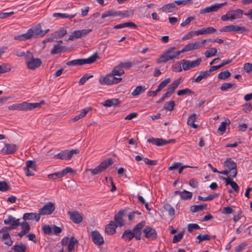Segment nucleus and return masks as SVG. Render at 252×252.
Instances as JSON below:
<instances>
[{
    "mask_svg": "<svg viewBox=\"0 0 252 252\" xmlns=\"http://www.w3.org/2000/svg\"><path fill=\"white\" fill-rule=\"evenodd\" d=\"M67 214L69 215L71 220H83L82 216L77 211H68Z\"/></svg>",
    "mask_w": 252,
    "mask_h": 252,
    "instance_id": "obj_28",
    "label": "nucleus"
},
{
    "mask_svg": "<svg viewBox=\"0 0 252 252\" xmlns=\"http://www.w3.org/2000/svg\"><path fill=\"white\" fill-rule=\"evenodd\" d=\"M218 196V193L214 194L209 195L207 197H202L200 195L198 196V199L201 201H208L214 199L215 198Z\"/></svg>",
    "mask_w": 252,
    "mask_h": 252,
    "instance_id": "obj_47",
    "label": "nucleus"
},
{
    "mask_svg": "<svg viewBox=\"0 0 252 252\" xmlns=\"http://www.w3.org/2000/svg\"><path fill=\"white\" fill-rule=\"evenodd\" d=\"M248 245V244L247 242H244L240 244L239 245L237 246L235 248V252H240L242 251L245 247Z\"/></svg>",
    "mask_w": 252,
    "mask_h": 252,
    "instance_id": "obj_64",
    "label": "nucleus"
},
{
    "mask_svg": "<svg viewBox=\"0 0 252 252\" xmlns=\"http://www.w3.org/2000/svg\"><path fill=\"white\" fill-rule=\"evenodd\" d=\"M11 65L8 63H2L0 65V74L8 72L11 70Z\"/></svg>",
    "mask_w": 252,
    "mask_h": 252,
    "instance_id": "obj_44",
    "label": "nucleus"
},
{
    "mask_svg": "<svg viewBox=\"0 0 252 252\" xmlns=\"http://www.w3.org/2000/svg\"><path fill=\"white\" fill-rule=\"evenodd\" d=\"M164 209L166 210L170 216H172L175 214L174 209L169 204H164Z\"/></svg>",
    "mask_w": 252,
    "mask_h": 252,
    "instance_id": "obj_56",
    "label": "nucleus"
},
{
    "mask_svg": "<svg viewBox=\"0 0 252 252\" xmlns=\"http://www.w3.org/2000/svg\"><path fill=\"white\" fill-rule=\"evenodd\" d=\"M99 83L101 85H111L113 84L112 75L108 74L105 76H101L99 79Z\"/></svg>",
    "mask_w": 252,
    "mask_h": 252,
    "instance_id": "obj_20",
    "label": "nucleus"
},
{
    "mask_svg": "<svg viewBox=\"0 0 252 252\" xmlns=\"http://www.w3.org/2000/svg\"><path fill=\"white\" fill-rule=\"evenodd\" d=\"M128 208L120 210L114 217V220H123V217L128 213Z\"/></svg>",
    "mask_w": 252,
    "mask_h": 252,
    "instance_id": "obj_31",
    "label": "nucleus"
},
{
    "mask_svg": "<svg viewBox=\"0 0 252 252\" xmlns=\"http://www.w3.org/2000/svg\"><path fill=\"white\" fill-rule=\"evenodd\" d=\"M231 13L230 18L231 21H233L236 19H239L242 18L243 11L240 9H237L235 10H229Z\"/></svg>",
    "mask_w": 252,
    "mask_h": 252,
    "instance_id": "obj_26",
    "label": "nucleus"
},
{
    "mask_svg": "<svg viewBox=\"0 0 252 252\" xmlns=\"http://www.w3.org/2000/svg\"><path fill=\"white\" fill-rule=\"evenodd\" d=\"M29 31H31V33L32 32L31 34L32 38H36L38 36L42 37L49 31L48 29L44 31H42L41 26L39 24L36 26L32 27V28L29 29Z\"/></svg>",
    "mask_w": 252,
    "mask_h": 252,
    "instance_id": "obj_9",
    "label": "nucleus"
},
{
    "mask_svg": "<svg viewBox=\"0 0 252 252\" xmlns=\"http://www.w3.org/2000/svg\"><path fill=\"white\" fill-rule=\"evenodd\" d=\"M25 60L27 67L29 69L33 70L38 67L42 62L39 58L34 59L32 54L30 51H27L25 54Z\"/></svg>",
    "mask_w": 252,
    "mask_h": 252,
    "instance_id": "obj_4",
    "label": "nucleus"
},
{
    "mask_svg": "<svg viewBox=\"0 0 252 252\" xmlns=\"http://www.w3.org/2000/svg\"><path fill=\"white\" fill-rule=\"evenodd\" d=\"M63 177L62 171L50 174L47 175V177L49 179L52 180H56L57 179H60Z\"/></svg>",
    "mask_w": 252,
    "mask_h": 252,
    "instance_id": "obj_50",
    "label": "nucleus"
},
{
    "mask_svg": "<svg viewBox=\"0 0 252 252\" xmlns=\"http://www.w3.org/2000/svg\"><path fill=\"white\" fill-rule=\"evenodd\" d=\"M99 58L97 53H94L87 59H79L66 62V65L68 66L81 65L84 64H91Z\"/></svg>",
    "mask_w": 252,
    "mask_h": 252,
    "instance_id": "obj_3",
    "label": "nucleus"
},
{
    "mask_svg": "<svg viewBox=\"0 0 252 252\" xmlns=\"http://www.w3.org/2000/svg\"><path fill=\"white\" fill-rule=\"evenodd\" d=\"M207 205L206 204H200L198 205H192L190 207V211L192 212H197L207 209Z\"/></svg>",
    "mask_w": 252,
    "mask_h": 252,
    "instance_id": "obj_38",
    "label": "nucleus"
},
{
    "mask_svg": "<svg viewBox=\"0 0 252 252\" xmlns=\"http://www.w3.org/2000/svg\"><path fill=\"white\" fill-rule=\"evenodd\" d=\"M127 214L128 219L129 220H131L134 219H140V216L141 213L138 211H134L128 212Z\"/></svg>",
    "mask_w": 252,
    "mask_h": 252,
    "instance_id": "obj_40",
    "label": "nucleus"
},
{
    "mask_svg": "<svg viewBox=\"0 0 252 252\" xmlns=\"http://www.w3.org/2000/svg\"><path fill=\"white\" fill-rule=\"evenodd\" d=\"M145 225V221H141L136 224L132 229V233L133 234L134 238L137 240L141 239V236L142 234L141 230Z\"/></svg>",
    "mask_w": 252,
    "mask_h": 252,
    "instance_id": "obj_16",
    "label": "nucleus"
},
{
    "mask_svg": "<svg viewBox=\"0 0 252 252\" xmlns=\"http://www.w3.org/2000/svg\"><path fill=\"white\" fill-rule=\"evenodd\" d=\"M126 27H130L132 28H136L137 26L132 22H128L124 23H122L116 25L114 27V29H122Z\"/></svg>",
    "mask_w": 252,
    "mask_h": 252,
    "instance_id": "obj_33",
    "label": "nucleus"
},
{
    "mask_svg": "<svg viewBox=\"0 0 252 252\" xmlns=\"http://www.w3.org/2000/svg\"><path fill=\"white\" fill-rule=\"evenodd\" d=\"M79 153L78 149H73L70 151L65 150L61 151L58 154L55 155L54 158L62 160H68L70 159L74 154H77Z\"/></svg>",
    "mask_w": 252,
    "mask_h": 252,
    "instance_id": "obj_6",
    "label": "nucleus"
},
{
    "mask_svg": "<svg viewBox=\"0 0 252 252\" xmlns=\"http://www.w3.org/2000/svg\"><path fill=\"white\" fill-rule=\"evenodd\" d=\"M44 103V101L37 103H29L24 101L21 103H16L9 106L8 108L11 110L30 111L36 108H39Z\"/></svg>",
    "mask_w": 252,
    "mask_h": 252,
    "instance_id": "obj_2",
    "label": "nucleus"
},
{
    "mask_svg": "<svg viewBox=\"0 0 252 252\" xmlns=\"http://www.w3.org/2000/svg\"><path fill=\"white\" fill-rule=\"evenodd\" d=\"M121 14L120 11L109 10L101 15V18L104 19L108 17H116Z\"/></svg>",
    "mask_w": 252,
    "mask_h": 252,
    "instance_id": "obj_35",
    "label": "nucleus"
},
{
    "mask_svg": "<svg viewBox=\"0 0 252 252\" xmlns=\"http://www.w3.org/2000/svg\"><path fill=\"white\" fill-rule=\"evenodd\" d=\"M226 2L221 3H215L210 6L206 7L200 10V13L203 14L206 13L217 11L218 9L220 8L222 6L226 4Z\"/></svg>",
    "mask_w": 252,
    "mask_h": 252,
    "instance_id": "obj_14",
    "label": "nucleus"
},
{
    "mask_svg": "<svg viewBox=\"0 0 252 252\" xmlns=\"http://www.w3.org/2000/svg\"><path fill=\"white\" fill-rule=\"evenodd\" d=\"M125 73L124 70L122 69V67L119 64L118 65L115 66L112 71L111 74L113 75L121 76Z\"/></svg>",
    "mask_w": 252,
    "mask_h": 252,
    "instance_id": "obj_39",
    "label": "nucleus"
},
{
    "mask_svg": "<svg viewBox=\"0 0 252 252\" xmlns=\"http://www.w3.org/2000/svg\"><path fill=\"white\" fill-rule=\"evenodd\" d=\"M93 242L97 246H101L104 243L103 236L97 231H93L91 233Z\"/></svg>",
    "mask_w": 252,
    "mask_h": 252,
    "instance_id": "obj_12",
    "label": "nucleus"
},
{
    "mask_svg": "<svg viewBox=\"0 0 252 252\" xmlns=\"http://www.w3.org/2000/svg\"><path fill=\"white\" fill-rule=\"evenodd\" d=\"M93 77L92 75H88L87 74H85L79 80L78 83L80 85H83L89 78Z\"/></svg>",
    "mask_w": 252,
    "mask_h": 252,
    "instance_id": "obj_58",
    "label": "nucleus"
},
{
    "mask_svg": "<svg viewBox=\"0 0 252 252\" xmlns=\"http://www.w3.org/2000/svg\"><path fill=\"white\" fill-rule=\"evenodd\" d=\"M92 32L91 29H83L74 31L69 35L68 40H73L74 39H78Z\"/></svg>",
    "mask_w": 252,
    "mask_h": 252,
    "instance_id": "obj_11",
    "label": "nucleus"
},
{
    "mask_svg": "<svg viewBox=\"0 0 252 252\" xmlns=\"http://www.w3.org/2000/svg\"><path fill=\"white\" fill-rule=\"evenodd\" d=\"M23 219L24 220H39L40 217L38 216V214L36 213H25L24 214L23 217Z\"/></svg>",
    "mask_w": 252,
    "mask_h": 252,
    "instance_id": "obj_23",
    "label": "nucleus"
},
{
    "mask_svg": "<svg viewBox=\"0 0 252 252\" xmlns=\"http://www.w3.org/2000/svg\"><path fill=\"white\" fill-rule=\"evenodd\" d=\"M224 165L227 167L229 171L230 177L235 178L237 176V165L231 158H227L224 162Z\"/></svg>",
    "mask_w": 252,
    "mask_h": 252,
    "instance_id": "obj_7",
    "label": "nucleus"
},
{
    "mask_svg": "<svg viewBox=\"0 0 252 252\" xmlns=\"http://www.w3.org/2000/svg\"><path fill=\"white\" fill-rule=\"evenodd\" d=\"M121 103V101L118 98H112L107 99L105 101L104 105L107 107L116 106Z\"/></svg>",
    "mask_w": 252,
    "mask_h": 252,
    "instance_id": "obj_30",
    "label": "nucleus"
},
{
    "mask_svg": "<svg viewBox=\"0 0 252 252\" xmlns=\"http://www.w3.org/2000/svg\"><path fill=\"white\" fill-rule=\"evenodd\" d=\"M217 53V49L215 48H211L210 49L205 51L204 55L206 58H210L216 55Z\"/></svg>",
    "mask_w": 252,
    "mask_h": 252,
    "instance_id": "obj_49",
    "label": "nucleus"
},
{
    "mask_svg": "<svg viewBox=\"0 0 252 252\" xmlns=\"http://www.w3.org/2000/svg\"><path fill=\"white\" fill-rule=\"evenodd\" d=\"M76 15V13H74L71 14H67L66 13H55L53 14V16L55 18H60L62 19L67 18L69 19H71L75 17Z\"/></svg>",
    "mask_w": 252,
    "mask_h": 252,
    "instance_id": "obj_29",
    "label": "nucleus"
},
{
    "mask_svg": "<svg viewBox=\"0 0 252 252\" xmlns=\"http://www.w3.org/2000/svg\"><path fill=\"white\" fill-rule=\"evenodd\" d=\"M197 239L198 240V243L200 244L203 241L210 240L211 237L208 234H204L203 235L199 234L197 236Z\"/></svg>",
    "mask_w": 252,
    "mask_h": 252,
    "instance_id": "obj_51",
    "label": "nucleus"
},
{
    "mask_svg": "<svg viewBox=\"0 0 252 252\" xmlns=\"http://www.w3.org/2000/svg\"><path fill=\"white\" fill-rule=\"evenodd\" d=\"M113 164V160L111 158H108L101 162L97 167L101 172L105 170L108 167Z\"/></svg>",
    "mask_w": 252,
    "mask_h": 252,
    "instance_id": "obj_24",
    "label": "nucleus"
},
{
    "mask_svg": "<svg viewBox=\"0 0 252 252\" xmlns=\"http://www.w3.org/2000/svg\"><path fill=\"white\" fill-rule=\"evenodd\" d=\"M133 238H134L133 234L132 233V231L130 229L125 230L122 236V238L126 241H130Z\"/></svg>",
    "mask_w": 252,
    "mask_h": 252,
    "instance_id": "obj_32",
    "label": "nucleus"
},
{
    "mask_svg": "<svg viewBox=\"0 0 252 252\" xmlns=\"http://www.w3.org/2000/svg\"><path fill=\"white\" fill-rule=\"evenodd\" d=\"M78 244V240L74 237H71L69 239V242L67 245V250L68 252H71L73 251L75 245Z\"/></svg>",
    "mask_w": 252,
    "mask_h": 252,
    "instance_id": "obj_34",
    "label": "nucleus"
},
{
    "mask_svg": "<svg viewBox=\"0 0 252 252\" xmlns=\"http://www.w3.org/2000/svg\"><path fill=\"white\" fill-rule=\"evenodd\" d=\"M31 33V31H29L28 30L25 33L14 36V39L19 41H26L28 39H31L32 38Z\"/></svg>",
    "mask_w": 252,
    "mask_h": 252,
    "instance_id": "obj_22",
    "label": "nucleus"
},
{
    "mask_svg": "<svg viewBox=\"0 0 252 252\" xmlns=\"http://www.w3.org/2000/svg\"><path fill=\"white\" fill-rule=\"evenodd\" d=\"M143 232L146 238L151 240L156 239L157 238V233L155 229L150 226H146L143 230Z\"/></svg>",
    "mask_w": 252,
    "mask_h": 252,
    "instance_id": "obj_15",
    "label": "nucleus"
},
{
    "mask_svg": "<svg viewBox=\"0 0 252 252\" xmlns=\"http://www.w3.org/2000/svg\"><path fill=\"white\" fill-rule=\"evenodd\" d=\"M20 225L21 226L22 228V230L25 232H26L28 233L30 230V226L29 224L28 223V221H23L22 223H20Z\"/></svg>",
    "mask_w": 252,
    "mask_h": 252,
    "instance_id": "obj_59",
    "label": "nucleus"
},
{
    "mask_svg": "<svg viewBox=\"0 0 252 252\" xmlns=\"http://www.w3.org/2000/svg\"><path fill=\"white\" fill-rule=\"evenodd\" d=\"M231 73L228 70L222 71L218 74V78L220 79L224 80L230 77Z\"/></svg>",
    "mask_w": 252,
    "mask_h": 252,
    "instance_id": "obj_54",
    "label": "nucleus"
},
{
    "mask_svg": "<svg viewBox=\"0 0 252 252\" xmlns=\"http://www.w3.org/2000/svg\"><path fill=\"white\" fill-rule=\"evenodd\" d=\"M174 194H179L180 195L181 198L184 200H189L192 196V193L191 192L187 191L185 189L183 191H180L179 190L175 191Z\"/></svg>",
    "mask_w": 252,
    "mask_h": 252,
    "instance_id": "obj_21",
    "label": "nucleus"
},
{
    "mask_svg": "<svg viewBox=\"0 0 252 252\" xmlns=\"http://www.w3.org/2000/svg\"><path fill=\"white\" fill-rule=\"evenodd\" d=\"M220 212L223 214H230L233 213V210L230 206L225 207L220 210Z\"/></svg>",
    "mask_w": 252,
    "mask_h": 252,
    "instance_id": "obj_61",
    "label": "nucleus"
},
{
    "mask_svg": "<svg viewBox=\"0 0 252 252\" xmlns=\"http://www.w3.org/2000/svg\"><path fill=\"white\" fill-rule=\"evenodd\" d=\"M26 167L25 169H29L31 168L32 170H35L36 165L35 164V162L33 160H27L26 162Z\"/></svg>",
    "mask_w": 252,
    "mask_h": 252,
    "instance_id": "obj_57",
    "label": "nucleus"
},
{
    "mask_svg": "<svg viewBox=\"0 0 252 252\" xmlns=\"http://www.w3.org/2000/svg\"><path fill=\"white\" fill-rule=\"evenodd\" d=\"M198 116L195 114H193L189 115L187 121L188 125L190 126L193 128H197L198 127V125L195 124L194 122H195Z\"/></svg>",
    "mask_w": 252,
    "mask_h": 252,
    "instance_id": "obj_25",
    "label": "nucleus"
},
{
    "mask_svg": "<svg viewBox=\"0 0 252 252\" xmlns=\"http://www.w3.org/2000/svg\"><path fill=\"white\" fill-rule=\"evenodd\" d=\"M56 207L54 202L50 201L46 203L38 211L40 219L43 216L51 215L55 210Z\"/></svg>",
    "mask_w": 252,
    "mask_h": 252,
    "instance_id": "obj_5",
    "label": "nucleus"
},
{
    "mask_svg": "<svg viewBox=\"0 0 252 252\" xmlns=\"http://www.w3.org/2000/svg\"><path fill=\"white\" fill-rule=\"evenodd\" d=\"M90 110V108H85L84 109H83L82 111L78 115H76L74 117L73 119V121L74 122H76L78 120H79L80 119L83 118L88 113L89 110Z\"/></svg>",
    "mask_w": 252,
    "mask_h": 252,
    "instance_id": "obj_43",
    "label": "nucleus"
},
{
    "mask_svg": "<svg viewBox=\"0 0 252 252\" xmlns=\"http://www.w3.org/2000/svg\"><path fill=\"white\" fill-rule=\"evenodd\" d=\"M181 78H179L176 80L174 81L170 85V87L174 89L175 91L178 88L181 83Z\"/></svg>",
    "mask_w": 252,
    "mask_h": 252,
    "instance_id": "obj_63",
    "label": "nucleus"
},
{
    "mask_svg": "<svg viewBox=\"0 0 252 252\" xmlns=\"http://www.w3.org/2000/svg\"><path fill=\"white\" fill-rule=\"evenodd\" d=\"M200 229V226L196 223L189 224L188 226V230L189 232H192L194 229Z\"/></svg>",
    "mask_w": 252,
    "mask_h": 252,
    "instance_id": "obj_62",
    "label": "nucleus"
},
{
    "mask_svg": "<svg viewBox=\"0 0 252 252\" xmlns=\"http://www.w3.org/2000/svg\"><path fill=\"white\" fill-rule=\"evenodd\" d=\"M209 74L206 70L200 72L199 75L194 79V82H199L203 79L207 78L209 76Z\"/></svg>",
    "mask_w": 252,
    "mask_h": 252,
    "instance_id": "obj_42",
    "label": "nucleus"
},
{
    "mask_svg": "<svg viewBox=\"0 0 252 252\" xmlns=\"http://www.w3.org/2000/svg\"><path fill=\"white\" fill-rule=\"evenodd\" d=\"M200 48L199 41L190 43L186 45L181 50V53L190 51L193 50L199 49Z\"/></svg>",
    "mask_w": 252,
    "mask_h": 252,
    "instance_id": "obj_19",
    "label": "nucleus"
},
{
    "mask_svg": "<svg viewBox=\"0 0 252 252\" xmlns=\"http://www.w3.org/2000/svg\"><path fill=\"white\" fill-rule=\"evenodd\" d=\"M175 103L174 100H170L166 102L163 106V109L168 111H172L173 110Z\"/></svg>",
    "mask_w": 252,
    "mask_h": 252,
    "instance_id": "obj_46",
    "label": "nucleus"
},
{
    "mask_svg": "<svg viewBox=\"0 0 252 252\" xmlns=\"http://www.w3.org/2000/svg\"><path fill=\"white\" fill-rule=\"evenodd\" d=\"M67 49V48L65 46L59 45V44H55L54 46V48L51 51V54L54 55L64 52H65Z\"/></svg>",
    "mask_w": 252,
    "mask_h": 252,
    "instance_id": "obj_27",
    "label": "nucleus"
},
{
    "mask_svg": "<svg viewBox=\"0 0 252 252\" xmlns=\"http://www.w3.org/2000/svg\"><path fill=\"white\" fill-rule=\"evenodd\" d=\"M184 234V231L179 232L177 235H175L173 237L172 242L173 243H177L180 242L183 238Z\"/></svg>",
    "mask_w": 252,
    "mask_h": 252,
    "instance_id": "obj_52",
    "label": "nucleus"
},
{
    "mask_svg": "<svg viewBox=\"0 0 252 252\" xmlns=\"http://www.w3.org/2000/svg\"><path fill=\"white\" fill-rule=\"evenodd\" d=\"M178 7L175 5V3H169L163 5L159 8L162 12L170 13L178 10Z\"/></svg>",
    "mask_w": 252,
    "mask_h": 252,
    "instance_id": "obj_18",
    "label": "nucleus"
},
{
    "mask_svg": "<svg viewBox=\"0 0 252 252\" xmlns=\"http://www.w3.org/2000/svg\"><path fill=\"white\" fill-rule=\"evenodd\" d=\"M66 30L64 28H62L58 31L53 33V35H54V37H55L56 38H59L63 37L66 34Z\"/></svg>",
    "mask_w": 252,
    "mask_h": 252,
    "instance_id": "obj_41",
    "label": "nucleus"
},
{
    "mask_svg": "<svg viewBox=\"0 0 252 252\" xmlns=\"http://www.w3.org/2000/svg\"><path fill=\"white\" fill-rule=\"evenodd\" d=\"M147 142L157 146H162L171 143H175V139L165 140L162 138H152L148 139Z\"/></svg>",
    "mask_w": 252,
    "mask_h": 252,
    "instance_id": "obj_10",
    "label": "nucleus"
},
{
    "mask_svg": "<svg viewBox=\"0 0 252 252\" xmlns=\"http://www.w3.org/2000/svg\"><path fill=\"white\" fill-rule=\"evenodd\" d=\"M230 124V121L229 119H226L225 121L222 122L220 123L218 128V131H220L223 133L226 130V126L227 125Z\"/></svg>",
    "mask_w": 252,
    "mask_h": 252,
    "instance_id": "obj_48",
    "label": "nucleus"
},
{
    "mask_svg": "<svg viewBox=\"0 0 252 252\" xmlns=\"http://www.w3.org/2000/svg\"><path fill=\"white\" fill-rule=\"evenodd\" d=\"M123 222L124 221H116V222L119 223L121 226L124 225V223H123ZM115 222V221H110L109 224L106 225L105 231L108 235H113L115 233L116 229L118 225Z\"/></svg>",
    "mask_w": 252,
    "mask_h": 252,
    "instance_id": "obj_13",
    "label": "nucleus"
},
{
    "mask_svg": "<svg viewBox=\"0 0 252 252\" xmlns=\"http://www.w3.org/2000/svg\"><path fill=\"white\" fill-rule=\"evenodd\" d=\"M18 149V147L15 144L5 143L1 151L5 154L10 155L14 153Z\"/></svg>",
    "mask_w": 252,
    "mask_h": 252,
    "instance_id": "obj_17",
    "label": "nucleus"
},
{
    "mask_svg": "<svg viewBox=\"0 0 252 252\" xmlns=\"http://www.w3.org/2000/svg\"><path fill=\"white\" fill-rule=\"evenodd\" d=\"M146 88L145 86H138L132 92L131 95L132 96H137L143 93Z\"/></svg>",
    "mask_w": 252,
    "mask_h": 252,
    "instance_id": "obj_36",
    "label": "nucleus"
},
{
    "mask_svg": "<svg viewBox=\"0 0 252 252\" xmlns=\"http://www.w3.org/2000/svg\"><path fill=\"white\" fill-rule=\"evenodd\" d=\"M175 47H171L165 50L159 58L157 60V63L158 64L166 63L174 59H179V55L181 54V50L174 52Z\"/></svg>",
    "mask_w": 252,
    "mask_h": 252,
    "instance_id": "obj_1",
    "label": "nucleus"
},
{
    "mask_svg": "<svg viewBox=\"0 0 252 252\" xmlns=\"http://www.w3.org/2000/svg\"><path fill=\"white\" fill-rule=\"evenodd\" d=\"M232 87H234V88H236L237 87V85L236 84H231L229 83H224L222 84L220 87V90L222 91H226L229 89L231 88Z\"/></svg>",
    "mask_w": 252,
    "mask_h": 252,
    "instance_id": "obj_53",
    "label": "nucleus"
},
{
    "mask_svg": "<svg viewBox=\"0 0 252 252\" xmlns=\"http://www.w3.org/2000/svg\"><path fill=\"white\" fill-rule=\"evenodd\" d=\"M182 67L184 70H188L192 68L198 66L201 62V58H198L194 61H189L184 60L182 61Z\"/></svg>",
    "mask_w": 252,
    "mask_h": 252,
    "instance_id": "obj_8",
    "label": "nucleus"
},
{
    "mask_svg": "<svg viewBox=\"0 0 252 252\" xmlns=\"http://www.w3.org/2000/svg\"><path fill=\"white\" fill-rule=\"evenodd\" d=\"M42 229L44 234L50 235L52 233V227L49 225H44L42 226Z\"/></svg>",
    "mask_w": 252,
    "mask_h": 252,
    "instance_id": "obj_60",
    "label": "nucleus"
},
{
    "mask_svg": "<svg viewBox=\"0 0 252 252\" xmlns=\"http://www.w3.org/2000/svg\"><path fill=\"white\" fill-rule=\"evenodd\" d=\"M11 249L16 252H26L27 247L25 244L20 243L14 245Z\"/></svg>",
    "mask_w": 252,
    "mask_h": 252,
    "instance_id": "obj_37",
    "label": "nucleus"
},
{
    "mask_svg": "<svg viewBox=\"0 0 252 252\" xmlns=\"http://www.w3.org/2000/svg\"><path fill=\"white\" fill-rule=\"evenodd\" d=\"M177 94L178 96H182L186 94H194V92L189 88H186L178 91Z\"/></svg>",
    "mask_w": 252,
    "mask_h": 252,
    "instance_id": "obj_45",
    "label": "nucleus"
},
{
    "mask_svg": "<svg viewBox=\"0 0 252 252\" xmlns=\"http://www.w3.org/2000/svg\"><path fill=\"white\" fill-rule=\"evenodd\" d=\"M10 187L5 181L0 182V191L4 192L10 190Z\"/></svg>",
    "mask_w": 252,
    "mask_h": 252,
    "instance_id": "obj_55",
    "label": "nucleus"
}]
</instances>
